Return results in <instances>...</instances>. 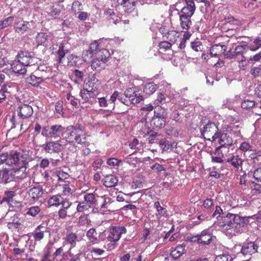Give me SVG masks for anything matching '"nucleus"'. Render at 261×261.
I'll return each instance as SVG.
<instances>
[{
    "instance_id": "obj_58",
    "label": "nucleus",
    "mask_w": 261,
    "mask_h": 261,
    "mask_svg": "<svg viewBox=\"0 0 261 261\" xmlns=\"http://www.w3.org/2000/svg\"><path fill=\"white\" fill-rule=\"evenodd\" d=\"M15 195L16 194L14 191H6L5 192V197H3L2 203L4 202L9 203Z\"/></svg>"
},
{
    "instance_id": "obj_43",
    "label": "nucleus",
    "mask_w": 261,
    "mask_h": 261,
    "mask_svg": "<svg viewBox=\"0 0 261 261\" xmlns=\"http://www.w3.org/2000/svg\"><path fill=\"white\" fill-rule=\"evenodd\" d=\"M48 39V35L46 33H38L36 37V42L38 45H44Z\"/></svg>"
},
{
    "instance_id": "obj_47",
    "label": "nucleus",
    "mask_w": 261,
    "mask_h": 261,
    "mask_svg": "<svg viewBox=\"0 0 261 261\" xmlns=\"http://www.w3.org/2000/svg\"><path fill=\"white\" fill-rule=\"evenodd\" d=\"M91 223V220L88 218V215H81L78 219L77 224L80 226H88Z\"/></svg>"
},
{
    "instance_id": "obj_38",
    "label": "nucleus",
    "mask_w": 261,
    "mask_h": 261,
    "mask_svg": "<svg viewBox=\"0 0 261 261\" xmlns=\"http://www.w3.org/2000/svg\"><path fill=\"white\" fill-rule=\"evenodd\" d=\"M106 62L103 60L95 57L92 61L91 68L93 70L100 71L105 66Z\"/></svg>"
},
{
    "instance_id": "obj_51",
    "label": "nucleus",
    "mask_w": 261,
    "mask_h": 261,
    "mask_svg": "<svg viewBox=\"0 0 261 261\" xmlns=\"http://www.w3.org/2000/svg\"><path fill=\"white\" fill-rule=\"evenodd\" d=\"M41 209L39 206H32L27 210L26 215L36 217L40 212Z\"/></svg>"
},
{
    "instance_id": "obj_29",
    "label": "nucleus",
    "mask_w": 261,
    "mask_h": 261,
    "mask_svg": "<svg viewBox=\"0 0 261 261\" xmlns=\"http://www.w3.org/2000/svg\"><path fill=\"white\" fill-rule=\"evenodd\" d=\"M210 48V55L212 57H219L222 54H225L227 48L222 47L221 45L214 43Z\"/></svg>"
},
{
    "instance_id": "obj_24",
    "label": "nucleus",
    "mask_w": 261,
    "mask_h": 261,
    "mask_svg": "<svg viewBox=\"0 0 261 261\" xmlns=\"http://www.w3.org/2000/svg\"><path fill=\"white\" fill-rule=\"evenodd\" d=\"M25 222L24 219L18 218L17 215L14 216V219L12 222H8L7 227L9 229L12 231H18L20 228H21V226Z\"/></svg>"
},
{
    "instance_id": "obj_12",
    "label": "nucleus",
    "mask_w": 261,
    "mask_h": 261,
    "mask_svg": "<svg viewBox=\"0 0 261 261\" xmlns=\"http://www.w3.org/2000/svg\"><path fill=\"white\" fill-rule=\"evenodd\" d=\"M192 242L197 241L198 243L203 245H208L212 241V234L206 230H203L200 234L193 236L191 238Z\"/></svg>"
},
{
    "instance_id": "obj_9",
    "label": "nucleus",
    "mask_w": 261,
    "mask_h": 261,
    "mask_svg": "<svg viewBox=\"0 0 261 261\" xmlns=\"http://www.w3.org/2000/svg\"><path fill=\"white\" fill-rule=\"evenodd\" d=\"M79 129V127L75 126H70L64 128V132L63 134L64 138L63 139H64L66 142L69 143H75Z\"/></svg>"
},
{
    "instance_id": "obj_64",
    "label": "nucleus",
    "mask_w": 261,
    "mask_h": 261,
    "mask_svg": "<svg viewBox=\"0 0 261 261\" xmlns=\"http://www.w3.org/2000/svg\"><path fill=\"white\" fill-rule=\"evenodd\" d=\"M9 175V171L5 169L2 173L1 181L5 183L10 182L11 179H10Z\"/></svg>"
},
{
    "instance_id": "obj_41",
    "label": "nucleus",
    "mask_w": 261,
    "mask_h": 261,
    "mask_svg": "<svg viewBox=\"0 0 261 261\" xmlns=\"http://www.w3.org/2000/svg\"><path fill=\"white\" fill-rule=\"evenodd\" d=\"M191 17L180 15L179 20L180 27L182 29L188 30L191 24Z\"/></svg>"
},
{
    "instance_id": "obj_19",
    "label": "nucleus",
    "mask_w": 261,
    "mask_h": 261,
    "mask_svg": "<svg viewBox=\"0 0 261 261\" xmlns=\"http://www.w3.org/2000/svg\"><path fill=\"white\" fill-rule=\"evenodd\" d=\"M226 162L230 163L236 171L242 170L244 160L239 155L233 154L230 158L226 159Z\"/></svg>"
},
{
    "instance_id": "obj_36",
    "label": "nucleus",
    "mask_w": 261,
    "mask_h": 261,
    "mask_svg": "<svg viewBox=\"0 0 261 261\" xmlns=\"http://www.w3.org/2000/svg\"><path fill=\"white\" fill-rule=\"evenodd\" d=\"M62 197L59 194L51 196L48 200L47 204L49 207L58 206L62 203Z\"/></svg>"
},
{
    "instance_id": "obj_14",
    "label": "nucleus",
    "mask_w": 261,
    "mask_h": 261,
    "mask_svg": "<svg viewBox=\"0 0 261 261\" xmlns=\"http://www.w3.org/2000/svg\"><path fill=\"white\" fill-rule=\"evenodd\" d=\"M46 76L44 75H39L38 72L35 71L25 79V81L28 84L37 87L46 80Z\"/></svg>"
},
{
    "instance_id": "obj_45",
    "label": "nucleus",
    "mask_w": 261,
    "mask_h": 261,
    "mask_svg": "<svg viewBox=\"0 0 261 261\" xmlns=\"http://www.w3.org/2000/svg\"><path fill=\"white\" fill-rule=\"evenodd\" d=\"M110 57V53L108 49L102 48L99 49L98 53L96 54V57L98 59H101L105 61H107L108 58Z\"/></svg>"
},
{
    "instance_id": "obj_39",
    "label": "nucleus",
    "mask_w": 261,
    "mask_h": 261,
    "mask_svg": "<svg viewBox=\"0 0 261 261\" xmlns=\"http://www.w3.org/2000/svg\"><path fill=\"white\" fill-rule=\"evenodd\" d=\"M102 41L103 40L101 39L94 40L90 44L89 49L94 55H96L98 53L99 49L102 48L101 45Z\"/></svg>"
},
{
    "instance_id": "obj_32",
    "label": "nucleus",
    "mask_w": 261,
    "mask_h": 261,
    "mask_svg": "<svg viewBox=\"0 0 261 261\" xmlns=\"http://www.w3.org/2000/svg\"><path fill=\"white\" fill-rule=\"evenodd\" d=\"M185 251V245H177L170 253V255L174 259H178Z\"/></svg>"
},
{
    "instance_id": "obj_7",
    "label": "nucleus",
    "mask_w": 261,
    "mask_h": 261,
    "mask_svg": "<svg viewBox=\"0 0 261 261\" xmlns=\"http://www.w3.org/2000/svg\"><path fill=\"white\" fill-rule=\"evenodd\" d=\"M126 232V229L123 226H114L110 227L108 234L107 237L108 241L118 242L122 234Z\"/></svg>"
},
{
    "instance_id": "obj_21",
    "label": "nucleus",
    "mask_w": 261,
    "mask_h": 261,
    "mask_svg": "<svg viewBox=\"0 0 261 261\" xmlns=\"http://www.w3.org/2000/svg\"><path fill=\"white\" fill-rule=\"evenodd\" d=\"M89 137V136L88 135L87 133H86L81 128L79 127L75 143L81 145L88 147L90 144V142L88 140Z\"/></svg>"
},
{
    "instance_id": "obj_10",
    "label": "nucleus",
    "mask_w": 261,
    "mask_h": 261,
    "mask_svg": "<svg viewBox=\"0 0 261 261\" xmlns=\"http://www.w3.org/2000/svg\"><path fill=\"white\" fill-rule=\"evenodd\" d=\"M219 143L220 146L216 149V153L220 154V149L224 147L230 146L232 144L233 139L231 132H226L219 135Z\"/></svg>"
},
{
    "instance_id": "obj_44",
    "label": "nucleus",
    "mask_w": 261,
    "mask_h": 261,
    "mask_svg": "<svg viewBox=\"0 0 261 261\" xmlns=\"http://www.w3.org/2000/svg\"><path fill=\"white\" fill-rule=\"evenodd\" d=\"M157 89V85L153 83H149L144 86L143 92L147 95L154 93Z\"/></svg>"
},
{
    "instance_id": "obj_49",
    "label": "nucleus",
    "mask_w": 261,
    "mask_h": 261,
    "mask_svg": "<svg viewBox=\"0 0 261 261\" xmlns=\"http://www.w3.org/2000/svg\"><path fill=\"white\" fill-rule=\"evenodd\" d=\"M61 186L62 187V192L64 195L69 196L70 195H72L73 190L71 189L69 182L64 181V182Z\"/></svg>"
},
{
    "instance_id": "obj_59",
    "label": "nucleus",
    "mask_w": 261,
    "mask_h": 261,
    "mask_svg": "<svg viewBox=\"0 0 261 261\" xmlns=\"http://www.w3.org/2000/svg\"><path fill=\"white\" fill-rule=\"evenodd\" d=\"M92 207L84 200L82 202H79L76 206V211L78 212H83L88 210L89 208Z\"/></svg>"
},
{
    "instance_id": "obj_11",
    "label": "nucleus",
    "mask_w": 261,
    "mask_h": 261,
    "mask_svg": "<svg viewBox=\"0 0 261 261\" xmlns=\"http://www.w3.org/2000/svg\"><path fill=\"white\" fill-rule=\"evenodd\" d=\"M99 93L100 92L90 91L84 89L81 90L80 96L85 102L92 105L96 102L97 97Z\"/></svg>"
},
{
    "instance_id": "obj_26",
    "label": "nucleus",
    "mask_w": 261,
    "mask_h": 261,
    "mask_svg": "<svg viewBox=\"0 0 261 261\" xmlns=\"http://www.w3.org/2000/svg\"><path fill=\"white\" fill-rule=\"evenodd\" d=\"M28 193L29 197L35 200L42 197L44 191L42 187L38 186L30 189Z\"/></svg>"
},
{
    "instance_id": "obj_31",
    "label": "nucleus",
    "mask_w": 261,
    "mask_h": 261,
    "mask_svg": "<svg viewBox=\"0 0 261 261\" xmlns=\"http://www.w3.org/2000/svg\"><path fill=\"white\" fill-rule=\"evenodd\" d=\"M103 180V185L108 188L115 187L118 182L117 177L112 174L106 176Z\"/></svg>"
},
{
    "instance_id": "obj_30",
    "label": "nucleus",
    "mask_w": 261,
    "mask_h": 261,
    "mask_svg": "<svg viewBox=\"0 0 261 261\" xmlns=\"http://www.w3.org/2000/svg\"><path fill=\"white\" fill-rule=\"evenodd\" d=\"M77 234L73 232H67L66 236L63 238L64 242L70 245L71 249L75 247L76 242L77 240Z\"/></svg>"
},
{
    "instance_id": "obj_62",
    "label": "nucleus",
    "mask_w": 261,
    "mask_h": 261,
    "mask_svg": "<svg viewBox=\"0 0 261 261\" xmlns=\"http://www.w3.org/2000/svg\"><path fill=\"white\" fill-rule=\"evenodd\" d=\"M94 54L88 49L85 50L82 53V59L85 62H89Z\"/></svg>"
},
{
    "instance_id": "obj_57",
    "label": "nucleus",
    "mask_w": 261,
    "mask_h": 261,
    "mask_svg": "<svg viewBox=\"0 0 261 261\" xmlns=\"http://www.w3.org/2000/svg\"><path fill=\"white\" fill-rule=\"evenodd\" d=\"M129 98L131 102L133 104L138 103L143 99V97L142 95H138L134 92L133 95H129Z\"/></svg>"
},
{
    "instance_id": "obj_34",
    "label": "nucleus",
    "mask_w": 261,
    "mask_h": 261,
    "mask_svg": "<svg viewBox=\"0 0 261 261\" xmlns=\"http://www.w3.org/2000/svg\"><path fill=\"white\" fill-rule=\"evenodd\" d=\"M231 218L233 219V224H238L240 226L243 227L249 223L248 218L242 217L237 214L230 215Z\"/></svg>"
},
{
    "instance_id": "obj_60",
    "label": "nucleus",
    "mask_w": 261,
    "mask_h": 261,
    "mask_svg": "<svg viewBox=\"0 0 261 261\" xmlns=\"http://www.w3.org/2000/svg\"><path fill=\"white\" fill-rule=\"evenodd\" d=\"M172 44L168 41H163L159 43L158 47L160 49L166 51L171 49Z\"/></svg>"
},
{
    "instance_id": "obj_42",
    "label": "nucleus",
    "mask_w": 261,
    "mask_h": 261,
    "mask_svg": "<svg viewBox=\"0 0 261 261\" xmlns=\"http://www.w3.org/2000/svg\"><path fill=\"white\" fill-rule=\"evenodd\" d=\"M52 176L58 181H63L69 178V175L63 170H57L52 173Z\"/></svg>"
},
{
    "instance_id": "obj_52",
    "label": "nucleus",
    "mask_w": 261,
    "mask_h": 261,
    "mask_svg": "<svg viewBox=\"0 0 261 261\" xmlns=\"http://www.w3.org/2000/svg\"><path fill=\"white\" fill-rule=\"evenodd\" d=\"M237 61L239 62V68L240 70H245L248 66V61L246 60L245 56H241Z\"/></svg>"
},
{
    "instance_id": "obj_23",
    "label": "nucleus",
    "mask_w": 261,
    "mask_h": 261,
    "mask_svg": "<svg viewBox=\"0 0 261 261\" xmlns=\"http://www.w3.org/2000/svg\"><path fill=\"white\" fill-rule=\"evenodd\" d=\"M31 27L30 22L23 19L19 20L15 23L14 28L15 32L18 33L24 34L27 32Z\"/></svg>"
},
{
    "instance_id": "obj_56",
    "label": "nucleus",
    "mask_w": 261,
    "mask_h": 261,
    "mask_svg": "<svg viewBox=\"0 0 261 261\" xmlns=\"http://www.w3.org/2000/svg\"><path fill=\"white\" fill-rule=\"evenodd\" d=\"M253 147L250 144L246 141L243 142L239 146V149L245 154L246 152H248Z\"/></svg>"
},
{
    "instance_id": "obj_25",
    "label": "nucleus",
    "mask_w": 261,
    "mask_h": 261,
    "mask_svg": "<svg viewBox=\"0 0 261 261\" xmlns=\"http://www.w3.org/2000/svg\"><path fill=\"white\" fill-rule=\"evenodd\" d=\"M118 5L123 7L124 11L126 13H130L135 9V0H116Z\"/></svg>"
},
{
    "instance_id": "obj_4",
    "label": "nucleus",
    "mask_w": 261,
    "mask_h": 261,
    "mask_svg": "<svg viewBox=\"0 0 261 261\" xmlns=\"http://www.w3.org/2000/svg\"><path fill=\"white\" fill-rule=\"evenodd\" d=\"M230 215H232V214L228 213L226 216H222L218 220V225L226 234L234 236L236 234V226Z\"/></svg>"
},
{
    "instance_id": "obj_37",
    "label": "nucleus",
    "mask_w": 261,
    "mask_h": 261,
    "mask_svg": "<svg viewBox=\"0 0 261 261\" xmlns=\"http://www.w3.org/2000/svg\"><path fill=\"white\" fill-rule=\"evenodd\" d=\"M86 236L88 240L93 245L97 244L99 242V240L97 237V233L96 232L95 229L93 228H90L87 232Z\"/></svg>"
},
{
    "instance_id": "obj_50",
    "label": "nucleus",
    "mask_w": 261,
    "mask_h": 261,
    "mask_svg": "<svg viewBox=\"0 0 261 261\" xmlns=\"http://www.w3.org/2000/svg\"><path fill=\"white\" fill-rule=\"evenodd\" d=\"M180 37V34L175 31H171L170 33L167 37V38L169 39V42L172 43H175L177 41V39Z\"/></svg>"
},
{
    "instance_id": "obj_3",
    "label": "nucleus",
    "mask_w": 261,
    "mask_h": 261,
    "mask_svg": "<svg viewBox=\"0 0 261 261\" xmlns=\"http://www.w3.org/2000/svg\"><path fill=\"white\" fill-rule=\"evenodd\" d=\"M201 133L205 139L211 141L218 138L220 134L216 124L211 121H208L204 125L203 128L201 129Z\"/></svg>"
},
{
    "instance_id": "obj_48",
    "label": "nucleus",
    "mask_w": 261,
    "mask_h": 261,
    "mask_svg": "<svg viewBox=\"0 0 261 261\" xmlns=\"http://www.w3.org/2000/svg\"><path fill=\"white\" fill-rule=\"evenodd\" d=\"M154 207L156 208L158 214L161 216L167 217L168 216V212L167 210L161 206L159 201H156L154 203Z\"/></svg>"
},
{
    "instance_id": "obj_35",
    "label": "nucleus",
    "mask_w": 261,
    "mask_h": 261,
    "mask_svg": "<svg viewBox=\"0 0 261 261\" xmlns=\"http://www.w3.org/2000/svg\"><path fill=\"white\" fill-rule=\"evenodd\" d=\"M35 72H38L39 75H44L46 76V79H49L51 74L50 68L46 65L43 64L38 66Z\"/></svg>"
},
{
    "instance_id": "obj_28",
    "label": "nucleus",
    "mask_w": 261,
    "mask_h": 261,
    "mask_svg": "<svg viewBox=\"0 0 261 261\" xmlns=\"http://www.w3.org/2000/svg\"><path fill=\"white\" fill-rule=\"evenodd\" d=\"M25 66L19 62L18 60H14L11 64V69L13 71L20 74H25L27 70Z\"/></svg>"
},
{
    "instance_id": "obj_63",
    "label": "nucleus",
    "mask_w": 261,
    "mask_h": 261,
    "mask_svg": "<svg viewBox=\"0 0 261 261\" xmlns=\"http://www.w3.org/2000/svg\"><path fill=\"white\" fill-rule=\"evenodd\" d=\"M255 106V102L253 100H244L241 103V107L244 109H249Z\"/></svg>"
},
{
    "instance_id": "obj_5",
    "label": "nucleus",
    "mask_w": 261,
    "mask_h": 261,
    "mask_svg": "<svg viewBox=\"0 0 261 261\" xmlns=\"http://www.w3.org/2000/svg\"><path fill=\"white\" fill-rule=\"evenodd\" d=\"M64 127L60 124H56L52 126H46L42 128L41 135L46 138L57 139L63 137L64 132Z\"/></svg>"
},
{
    "instance_id": "obj_20",
    "label": "nucleus",
    "mask_w": 261,
    "mask_h": 261,
    "mask_svg": "<svg viewBox=\"0 0 261 261\" xmlns=\"http://www.w3.org/2000/svg\"><path fill=\"white\" fill-rule=\"evenodd\" d=\"M185 1L186 6L181 9L180 15H184V16L191 17L196 9L194 2L192 0Z\"/></svg>"
},
{
    "instance_id": "obj_1",
    "label": "nucleus",
    "mask_w": 261,
    "mask_h": 261,
    "mask_svg": "<svg viewBox=\"0 0 261 261\" xmlns=\"http://www.w3.org/2000/svg\"><path fill=\"white\" fill-rule=\"evenodd\" d=\"M84 194V200L92 207L97 210L105 211L107 210L109 212H115L118 209L117 207H113L112 204L114 203L111 201V198L107 195L96 196L93 193H88L86 191L83 192Z\"/></svg>"
},
{
    "instance_id": "obj_15",
    "label": "nucleus",
    "mask_w": 261,
    "mask_h": 261,
    "mask_svg": "<svg viewBox=\"0 0 261 261\" xmlns=\"http://www.w3.org/2000/svg\"><path fill=\"white\" fill-rule=\"evenodd\" d=\"M258 246L254 242H249L243 244L241 252L245 256H250L257 251Z\"/></svg>"
},
{
    "instance_id": "obj_16",
    "label": "nucleus",
    "mask_w": 261,
    "mask_h": 261,
    "mask_svg": "<svg viewBox=\"0 0 261 261\" xmlns=\"http://www.w3.org/2000/svg\"><path fill=\"white\" fill-rule=\"evenodd\" d=\"M246 46L244 45H238L236 48L233 52L228 50L226 54H224V57L226 59H238L241 56H244V54L246 52Z\"/></svg>"
},
{
    "instance_id": "obj_53",
    "label": "nucleus",
    "mask_w": 261,
    "mask_h": 261,
    "mask_svg": "<svg viewBox=\"0 0 261 261\" xmlns=\"http://www.w3.org/2000/svg\"><path fill=\"white\" fill-rule=\"evenodd\" d=\"M165 110L160 106L155 107L153 117L166 118Z\"/></svg>"
},
{
    "instance_id": "obj_46",
    "label": "nucleus",
    "mask_w": 261,
    "mask_h": 261,
    "mask_svg": "<svg viewBox=\"0 0 261 261\" xmlns=\"http://www.w3.org/2000/svg\"><path fill=\"white\" fill-rule=\"evenodd\" d=\"M105 245H100L99 246H95L91 248L90 252L95 256L102 255L105 252Z\"/></svg>"
},
{
    "instance_id": "obj_13",
    "label": "nucleus",
    "mask_w": 261,
    "mask_h": 261,
    "mask_svg": "<svg viewBox=\"0 0 261 261\" xmlns=\"http://www.w3.org/2000/svg\"><path fill=\"white\" fill-rule=\"evenodd\" d=\"M16 111L18 116L24 119L29 118L33 114V109L31 106L28 104L21 103L18 106Z\"/></svg>"
},
{
    "instance_id": "obj_55",
    "label": "nucleus",
    "mask_w": 261,
    "mask_h": 261,
    "mask_svg": "<svg viewBox=\"0 0 261 261\" xmlns=\"http://www.w3.org/2000/svg\"><path fill=\"white\" fill-rule=\"evenodd\" d=\"M49 14L52 16L59 15L61 12V6L59 4H54L49 9Z\"/></svg>"
},
{
    "instance_id": "obj_61",
    "label": "nucleus",
    "mask_w": 261,
    "mask_h": 261,
    "mask_svg": "<svg viewBox=\"0 0 261 261\" xmlns=\"http://www.w3.org/2000/svg\"><path fill=\"white\" fill-rule=\"evenodd\" d=\"M73 214V213L70 211H67L62 208L58 211V216L61 219H65L67 216L70 217Z\"/></svg>"
},
{
    "instance_id": "obj_33",
    "label": "nucleus",
    "mask_w": 261,
    "mask_h": 261,
    "mask_svg": "<svg viewBox=\"0 0 261 261\" xmlns=\"http://www.w3.org/2000/svg\"><path fill=\"white\" fill-rule=\"evenodd\" d=\"M229 41L230 38L228 36L220 35L215 38L214 43L227 49V46Z\"/></svg>"
},
{
    "instance_id": "obj_40",
    "label": "nucleus",
    "mask_w": 261,
    "mask_h": 261,
    "mask_svg": "<svg viewBox=\"0 0 261 261\" xmlns=\"http://www.w3.org/2000/svg\"><path fill=\"white\" fill-rule=\"evenodd\" d=\"M83 10L82 3L79 1H75L72 4L70 13L73 15H76Z\"/></svg>"
},
{
    "instance_id": "obj_17",
    "label": "nucleus",
    "mask_w": 261,
    "mask_h": 261,
    "mask_svg": "<svg viewBox=\"0 0 261 261\" xmlns=\"http://www.w3.org/2000/svg\"><path fill=\"white\" fill-rule=\"evenodd\" d=\"M100 83L99 80L94 76L89 77L88 81L85 84L84 89L90 91L100 92Z\"/></svg>"
},
{
    "instance_id": "obj_18",
    "label": "nucleus",
    "mask_w": 261,
    "mask_h": 261,
    "mask_svg": "<svg viewBox=\"0 0 261 261\" xmlns=\"http://www.w3.org/2000/svg\"><path fill=\"white\" fill-rule=\"evenodd\" d=\"M48 232V228L43 226L42 224L37 226L32 233V236L35 242H40L44 238L45 233Z\"/></svg>"
},
{
    "instance_id": "obj_54",
    "label": "nucleus",
    "mask_w": 261,
    "mask_h": 261,
    "mask_svg": "<svg viewBox=\"0 0 261 261\" xmlns=\"http://www.w3.org/2000/svg\"><path fill=\"white\" fill-rule=\"evenodd\" d=\"M67 51H65L64 50V45L63 43H61L59 45V49L57 52V58H58V61L59 63H61L62 62V60L64 57L66 53H67Z\"/></svg>"
},
{
    "instance_id": "obj_6",
    "label": "nucleus",
    "mask_w": 261,
    "mask_h": 261,
    "mask_svg": "<svg viewBox=\"0 0 261 261\" xmlns=\"http://www.w3.org/2000/svg\"><path fill=\"white\" fill-rule=\"evenodd\" d=\"M63 139H60L56 141H46L42 146L44 151L49 154H59L65 148V145L63 144Z\"/></svg>"
},
{
    "instance_id": "obj_8",
    "label": "nucleus",
    "mask_w": 261,
    "mask_h": 261,
    "mask_svg": "<svg viewBox=\"0 0 261 261\" xmlns=\"http://www.w3.org/2000/svg\"><path fill=\"white\" fill-rule=\"evenodd\" d=\"M17 60L25 66H31L35 65V57L32 54L26 50L20 51L16 56Z\"/></svg>"
},
{
    "instance_id": "obj_27",
    "label": "nucleus",
    "mask_w": 261,
    "mask_h": 261,
    "mask_svg": "<svg viewBox=\"0 0 261 261\" xmlns=\"http://www.w3.org/2000/svg\"><path fill=\"white\" fill-rule=\"evenodd\" d=\"M166 118H157L156 117H152L150 122V124L153 129L158 130L164 127L166 125Z\"/></svg>"
},
{
    "instance_id": "obj_2",
    "label": "nucleus",
    "mask_w": 261,
    "mask_h": 261,
    "mask_svg": "<svg viewBox=\"0 0 261 261\" xmlns=\"http://www.w3.org/2000/svg\"><path fill=\"white\" fill-rule=\"evenodd\" d=\"M29 161V155L24 152L11 150L8 153L7 165L12 167L25 166Z\"/></svg>"
},
{
    "instance_id": "obj_22",
    "label": "nucleus",
    "mask_w": 261,
    "mask_h": 261,
    "mask_svg": "<svg viewBox=\"0 0 261 261\" xmlns=\"http://www.w3.org/2000/svg\"><path fill=\"white\" fill-rule=\"evenodd\" d=\"M10 174L17 179H23L27 176V165L13 167Z\"/></svg>"
}]
</instances>
